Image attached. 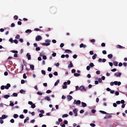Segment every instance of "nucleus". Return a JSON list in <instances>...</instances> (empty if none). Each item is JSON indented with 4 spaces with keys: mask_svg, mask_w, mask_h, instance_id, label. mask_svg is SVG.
Returning a JSON list of instances; mask_svg holds the SVG:
<instances>
[{
    "mask_svg": "<svg viewBox=\"0 0 127 127\" xmlns=\"http://www.w3.org/2000/svg\"><path fill=\"white\" fill-rule=\"evenodd\" d=\"M81 102L80 100H75L73 102V104H76V105H79L81 103Z\"/></svg>",
    "mask_w": 127,
    "mask_h": 127,
    "instance_id": "f257e3e1",
    "label": "nucleus"
},
{
    "mask_svg": "<svg viewBox=\"0 0 127 127\" xmlns=\"http://www.w3.org/2000/svg\"><path fill=\"white\" fill-rule=\"evenodd\" d=\"M79 90H80L82 91H86V89L85 88L84 86H81L79 89Z\"/></svg>",
    "mask_w": 127,
    "mask_h": 127,
    "instance_id": "f03ea898",
    "label": "nucleus"
},
{
    "mask_svg": "<svg viewBox=\"0 0 127 127\" xmlns=\"http://www.w3.org/2000/svg\"><path fill=\"white\" fill-rule=\"evenodd\" d=\"M42 39V37L40 35L37 36L35 38V40L37 41H39Z\"/></svg>",
    "mask_w": 127,
    "mask_h": 127,
    "instance_id": "7ed1b4c3",
    "label": "nucleus"
},
{
    "mask_svg": "<svg viewBox=\"0 0 127 127\" xmlns=\"http://www.w3.org/2000/svg\"><path fill=\"white\" fill-rule=\"evenodd\" d=\"M121 75V72H117L114 74V75L117 77H120Z\"/></svg>",
    "mask_w": 127,
    "mask_h": 127,
    "instance_id": "20e7f679",
    "label": "nucleus"
},
{
    "mask_svg": "<svg viewBox=\"0 0 127 127\" xmlns=\"http://www.w3.org/2000/svg\"><path fill=\"white\" fill-rule=\"evenodd\" d=\"M114 84L115 85H118V86H120L121 84L120 82H118L117 81H115L114 82Z\"/></svg>",
    "mask_w": 127,
    "mask_h": 127,
    "instance_id": "39448f33",
    "label": "nucleus"
},
{
    "mask_svg": "<svg viewBox=\"0 0 127 127\" xmlns=\"http://www.w3.org/2000/svg\"><path fill=\"white\" fill-rule=\"evenodd\" d=\"M11 86L10 84L7 83L6 86H4L5 88L6 89H9V88Z\"/></svg>",
    "mask_w": 127,
    "mask_h": 127,
    "instance_id": "423d86ee",
    "label": "nucleus"
},
{
    "mask_svg": "<svg viewBox=\"0 0 127 127\" xmlns=\"http://www.w3.org/2000/svg\"><path fill=\"white\" fill-rule=\"evenodd\" d=\"M67 97L68 101H70L72 98V97L71 96L69 95H67Z\"/></svg>",
    "mask_w": 127,
    "mask_h": 127,
    "instance_id": "0eeeda50",
    "label": "nucleus"
},
{
    "mask_svg": "<svg viewBox=\"0 0 127 127\" xmlns=\"http://www.w3.org/2000/svg\"><path fill=\"white\" fill-rule=\"evenodd\" d=\"M70 64H68V67L69 69L71 67H72L73 66V64L72 63V62H70Z\"/></svg>",
    "mask_w": 127,
    "mask_h": 127,
    "instance_id": "6e6552de",
    "label": "nucleus"
},
{
    "mask_svg": "<svg viewBox=\"0 0 127 127\" xmlns=\"http://www.w3.org/2000/svg\"><path fill=\"white\" fill-rule=\"evenodd\" d=\"M86 47V45L84 44L83 43H81L80 45V48L83 47L85 48Z\"/></svg>",
    "mask_w": 127,
    "mask_h": 127,
    "instance_id": "1a4fd4ad",
    "label": "nucleus"
},
{
    "mask_svg": "<svg viewBox=\"0 0 127 127\" xmlns=\"http://www.w3.org/2000/svg\"><path fill=\"white\" fill-rule=\"evenodd\" d=\"M27 57L28 59V60H30L31 59V55L29 53H27L26 54Z\"/></svg>",
    "mask_w": 127,
    "mask_h": 127,
    "instance_id": "9d476101",
    "label": "nucleus"
},
{
    "mask_svg": "<svg viewBox=\"0 0 127 127\" xmlns=\"http://www.w3.org/2000/svg\"><path fill=\"white\" fill-rule=\"evenodd\" d=\"M44 99L45 100H46L48 101H50L51 100V99H50V97L48 96H47L45 97L44 98Z\"/></svg>",
    "mask_w": 127,
    "mask_h": 127,
    "instance_id": "9b49d317",
    "label": "nucleus"
},
{
    "mask_svg": "<svg viewBox=\"0 0 127 127\" xmlns=\"http://www.w3.org/2000/svg\"><path fill=\"white\" fill-rule=\"evenodd\" d=\"M81 104L82 106L83 107H85L87 106L86 104L84 102H81Z\"/></svg>",
    "mask_w": 127,
    "mask_h": 127,
    "instance_id": "f8f14e48",
    "label": "nucleus"
},
{
    "mask_svg": "<svg viewBox=\"0 0 127 127\" xmlns=\"http://www.w3.org/2000/svg\"><path fill=\"white\" fill-rule=\"evenodd\" d=\"M42 44L43 45L48 46L50 45V43H43Z\"/></svg>",
    "mask_w": 127,
    "mask_h": 127,
    "instance_id": "ddd939ff",
    "label": "nucleus"
},
{
    "mask_svg": "<svg viewBox=\"0 0 127 127\" xmlns=\"http://www.w3.org/2000/svg\"><path fill=\"white\" fill-rule=\"evenodd\" d=\"M7 117V116L5 115H3L2 116V119H4L6 118Z\"/></svg>",
    "mask_w": 127,
    "mask_h": 127,
    "instance_id": "4468645a",
    "label": "nucleus"
},
{
    "mask_svg": "<svg viewBox=\"0 0 127 127\" xmlns=\"http://www.w3.org/2000/svg\"><path fill=\"white\" fill-rule=\"evenodd\" d=\"M60 82L59 80H57V81L54 84V86H57L58 83H59Z\"/></svg>",
    "mask_w": 127,
    "mask_h": 127,
    "instance_id": "2eb2a0df",
    "label": "nucleus"
},
{
    "mask_svg": "<svg viewBox=\"0 0 127 127\" xmlns=\"http://www.w3.org/2000/svg\"><path fill=\"white\" fill-rule=\"evenodd\" d=\"M10 95H4V97L5 98L7 99L8 98L10 97Z\"/></svg>",
    "mask_w": 127,
    "mask_h": 127,
    "instance_id": "dca6fc26",
    "label": "nucleus"
},
{
    "mask_svg": "<svg viewBox=\"0 0 127 127\" xmlns=\"http://www.w3.org/2000/svg\"><path fill=\"white\" fill-rule=\"evenodd\" d=\"M34 66L32 64L31 65H30V68L32 69V70H34Z\"/></svg>",
    "mask_w": 127,
    "mask_h": 127,
    "instance_id": "f3484780",
    "label": "nucleus"
},
{
    "mask_svg": "<svg viewBox=\"0 0 127 127\" xmlns=\"http://www.w3.org/2000/svg\"><path fill=\"white\" fill-rule=\"evenodd\" d=\"M97 56V55L96 54H94V55L92 56V58L94 60L95 59L96 57Z\"/></svg>",
    "mask_w": 127,
    "mask_h": 127,
    "instance_id": "a211bd4d",
    "label": "nucleus"
},
{
    "mask_svg": "<svg viewBox=\"0 0 127 127\" xmlns=\"http://www.w3.org/2000/svg\"><path fill=\"white\" fill-rule=\"evenodd\" d=\"M32 32V31L31 30L28 29L26 31V33H28V32L31 33Z\"/></svg>",
    "mask_w": 127,
    "mask_h": 127,
    "instance_id": "6ab92c4d",
    "label": "nucleus"
},
{
    "mask_svg": "<svg viewBox=\"0 0 127 127\" xmlns=\"http://www.w3.org/2000/svg\"><path fill=\"white\" fill-rule=\"evenodd\" d=\"M29 119V118L28 117H27L24 120V123H25Z\"/></svg>",
    "mask_w": 127,
    "mask_h": 127,
    "instance_id": "aec40b11",
    "label": "nucleus"
},
{
    "mask_svg": "<svg viewBox=\"0 0 127 127\" xmlns=\"http://www.w3.org/2000/svg\"><path fill=\"white\" fill-rule=\"evenodd\" d=\"M65 52L68 53H69V52L71 53V51L68 49L65 50Z\"/></svg>",
    "mask_w": 127,
    "mask_h": 127,
    "instance_id": "412c9836",
    "label": "nucleus"
},
{
    "mask_svg": "<svg viewBox=\"0 0 127 127\" xmlns=\"http://www.w3.org/2000/svg\"><path fill=\"white\" fill-rule=\"evenodd\" d=\"M113 64L117 66L118 65V62H113Z\"/></svg>",
    "mask_w": 127,
    "mask_h": 127,
    "instance_id": "4be33fe9",
    "label": "nucleus"
},
{
    "mask_svg": "<svg viewBox=\"0 0 127 127\" xmlns=\"http://www.w3.org/2000/svg\"><path fill=\"white\" fill-rule=\"evenodd\" d=\"M108 57L109 58H111L113 57V55L112 54L108 55Z\"/></svg>",
    "mask_w": 127,
    "mask_h": 127,
    "instance_id": "5701e85b",
    "label": "nucleus"
},
{
    "mask_svg": "<svg viewBox=\"0 0 127 127\" xmlns=\"http://www.w3.org/2000/svg\"><path fill=\"white\" fill-rule=\"evenodd\" d=\"M80 75L79 74H78L76 73H75L74 74V75L76 77H77L79 76Z\"/></svg>",
    "mask_w": 127,
    "mask_h": 127,
    "instance_id": "b1692460",
    "label": "nucleus"
},
{
    "mask_svg": "<svg viewBox=\"0 0 127 127\" xmlns=\"http://www.w3.org/2000/svg\"><path fill=\"white\" fill-rule=\"evenodd\" d=\"M89 66L91 67H93L94 66V65L93 63H91L89 64Z\"/></svg>",
    "mask_w": 127,
    "mask_h": 127,
    "instance_id": "393cba45",
    "label": "nucleus"
},
{
    "mask_svg": "<svg viewBox=\"0 0 127 127\" xmlns=\"http://www.w3.org/2000/svg\"><path fill=\"white\" fill-rule=\"evenodd\" d=\"M68 115L67 114H64L62 115V117L63 118L66 117H67Z\"/></svg>",
    "mask_w": 127,
    "mask_h": 127,
    "instance_id": "a878e982",
    "label": "nucleus"
},
{
    "mask_svg": "<svg viewBox=\"0 0 127 127\" xmlns=\"http://www.w3.org/2000/svg\"><path fill=\"white\" fill-rule=\"evenodd\" d=\"M18 116L17 114H14L13 116V117L15 118H17Z\"/></svg>",
    "mask_w": 127,
    "mask_h": 127,
    "instance_id": "bb28decb",
    "label": "nucleus"
},
{
    "mask_svg": "<svg viewBox=\"0 0 127 127\" xmlns=\"http://www.w3.org/2000/svg\"><path fill=\"white\" fill-rule=\"evenodd\" d=\"M99 111L100 112L103 114H106L107 113L106 112L104 111L100 110Z\"/></svg>",
    "mask_w": 127,
    "mask_h": 127,
    "instance_id": "cd10ccee",
    "label": "nucleus"
},
{
    "mask_svg": "<svg viewBox=\"0 0 127 127\" xmlns=\"http://www.w3.org/2000/svg\"><path fill=\"white\" fill-rule=\"evenodd\" d=\"M19 117H20V118L21 119H23L24 118V116L23 114L19 116Z\"/></svg>",
    "mask_w": 127,
    "mask_h": 127,
    "instance_id": "c85d7f7f",
    "label": "nucleus"
},
{
    "mask_svg": "<svg viewBox=\"0 0 127 127\" xmlns=\"http://www.w3.org/2000/svg\"><path fill=\"white\" fill-rule=\"evenodd\" d=\"M25 91L22 89L20 91V92L21 94L23 93V92L25 93Z\"/></svg>",
    "mask_w": 127,
    "mask_h": 127,
    "instance_id": "c756f323",
    "label": "nucleus"
},
{
    "mask_svg": "<svg viewBox=\"0 0 127 127\" xmlns=\"http://www.w3.org/2000/svg\"><path fill=\"white\" fill-rule=\"evenodd\" d=\"M41 72L42 74L44 75H45L46 74V73L45 71L44 70H42Z\"/></svg>",
    "mask_w": 127,
    "mask_h": 127,
    "instance_id": "7c9ffc66",
    "label": "nucleus"
},
{
    "mask_svg": "<svg viewBox=\"0 0 127 127\" xmlns=\"http://www.w3.org/2000/svg\"><path fill=\"white\" fill-rule=\"evenodd\" d=\"M20 37V36L18 34L17 35V36H16L15 37V38L16 39H19Z\"/></svg>",
    "mask_w": 127,
    "mask_h": 127,
    "instance_id": "2f4dec72",
    "label": "nucleus"
},
{
    "mask_svg": "<svg viewBox=\"0 0 127 127\" xmlns=\"http://www.w3.org/2000/svg\"><path fill=\"white\" fill-rule=\"evenodd\" d=\"M11 52L13 53H18V52L17 51H15V50H12L11 51Z\"/></svg>",
    "mask_w": 127,
    "mask_h": 127,
    "instance_id": "473e14b6",
    "label": "nucleus"
},
{
    "mask_svg": "<svg viewBox=\"0 0 127 127\" xmlns=\"http://www.w3.org/2000/svg\"><path fill=\"white\" fill-rule=\"evenodd\" d=\"M35 107V105L34 104H32V105L31 107L33 108H34Z\"/></svg>",
    "mask_w": 127,
    "mask_h": 127,
    "instance_id": "72a5a7b5",
    "label": "nucleus"
},
{
    "mask_svg": "<svg viewBox=\"0 0 127 127\" xmlns=\"http://www.w3.org/2000/svg\"><path fill=\"white\" fill-rule=\"evenodd\" d=\"M9 41L11 43H13V40L12 38H11L9 39Z\"/></svg>",
    "mask_w": 127,
    "mask_h": 127,
    "instance_id": "f704fd0d",
    "label": "nucleus"
},
{
    "mask_svg": "<svg viewBox=\"0 0 127 127\" xmlns=\"http://www.w3.org/2000/svg\"><path fill=\"white\" fill-rule=\"evenodd\" d=\"M13 95L15 96H17L18 94L17 93H14L13 94Z\"/></svg>",
    "mask_w": 127,
    "mask_h": 127,
    "instance_id": "c9c22d12",
    "label": "nucleus"
},
{
    "mask_svg": "<svg viewBox=\"0 0 127 127\" xmlns=\"http://www.w3.org/2000/svg\"><path fill=\"white\" fill-rule=\"evenodd\" d=\"M73 112L75 114H76V113H77V111L76 109H74L73 110Z\"/></svg>",
    "mask_w": 127,
    "mask_h": 127,
    "instance_id": "e433bc0d",
    "label": "nucleus"
},
{
    "mask_svg": "<svg viewBox=\"0 0 127 127\" xmlns=\"http://www.w3.org/2000/svg\"><path fill=\"white\" fill-rule=\"evenodd\" d=\"M51 91L50 90H48L46 91V93L48 94H49L51 93Z\"/></svg>",
    "mask_w": 127,
    "mask_h": 127,
    "instance_id": "4c0bfd02",
    "label": "nucleus"
},
{
    "mask_svg": "<svg viewBox=\"0 0 127 127\" xmlns=\"http://www.w3.org/2000/svg\"><path fill=\"white\" fill-rule=\"evenodd\" d=\"M56 54L55 53H54L52 54V55L54 57L56 56Z\"/></svg>",
    "mask_w": 127,
    "mask_h": 127,
    "instance_id": "58836bf2",
    "label": "nucleus"
},
{
    "mask_svg": "<svg viewBox=\"0 0 127 127\" xmlns=\"http://www.w3.org/2000/svg\"><path fill=\"white\" fill-rule=\"evenodd\" d=\"M90 69V67L89 66H87L86 67V69L88 70H89Z\"/></svg>",
    "mask_w": 127,
    "mask_h": 127,
    "instance_id": "ea45409f",
    "label": "nucleus"
},
{
    "mask_svg": "<svg viewBox=\"0 0 127 127\" xmlns=\"http://www.w3.org/2000/svg\"><path fill=\"white\" fill-rule=\"evenodd\" d=\"M90 125L92 127H94L95 126V125L93 123H91L90 124Z\"/></svg>",
    "mask_w": 127,
    "mask_h": 127,
    "instance_id": "a19ab883",
    "label": "nucleus"
},
{
    "mask_svg": "<svg viewBox=\"0 0 127 127\" xmlns=\"http://www.w3.org/2000/svg\"><path fill=\"white\" fill-rule=\"evenodd\" d=\"M23 78L24 79H26L27 78V76H26V74L25 73L23 75Z\"/></svg>",
    "mask_w": 127,
    "mask_h": 127,
    "instance_id": "79ce46f5",
    "label": "nucleus"
},
{
    "mask_svg": "<svg viewBox=\"0 0 127 127\" xmlns=\"http://www.w3.org/2000/svg\"><path fill=\"white\" fill-rule=\"evenodd\" d=\"M37 94L39 95H42V93L40 92H38L37 93Z\"/></svg>",
    "mask_w": 127,
    "mask_h": 127,
    "instance_id": "37998d69",
    "label": "nucleus"
},
{
    "mask_svg": "<svg viewBox=\"0 0 127 127\" xmlns=\"http://www.w3.org/2000/svg\"><path fill=\"white\" fill-rule=\"evenodd\" d=\"M54 74L55 76H57L58 75V72L56 71H55L54 73Z\"/></svg>",
    "mask_w": 127,
    "mask_h": 127,
    "instance_id": "c03bdc74",
    "label": "nucleus"
},
{
    "mask_svg": "<svg viewBox=\"0 0 127 127\" xmlns=\"http://www.w3.org/2000/svg\"><path fill=\"white\" fill-rule=\"evenodd\" d=\"M64 46V44L63 43H61L60 45V47L61 48L63 47Z\"/></svg>",
    "mask_w": 127,
    "mask_h": 127,
    "instance_id": "a18cd8bd",
    "label": "nucleus"
},
{
    "mask_svg": "<svg viewBox=\"0 0 127 127\" xmlns=\"http://www.w3.org/2000/svg\"><path fill=\"white\" fill-rule=\"evenodd\" d=\"M43 59L44 60H46L47 59L46 57V56L44 55L42 56Z\"/></svg>",
    "mask_w": 127,
    "mask_h": 127,
    "instance_id": "49530a36",
    "label": "nucleus"
},
{
    "mask_svg": "<svg viewBox=\"0 0 127 127\" xmlns=\"http://www.w3.org/2000/svg\"><path fill=\"white\" fill-rule=\"evenodd\" d=\"M52 68L50 67H49L47 69V70L48 71H50L51 70Z\"/></svg>",
    "mask_w": 127,
    "mask_h": 127,
    "instance_id": "de8ad7c7",
    "label": "nucleus"
},
{
    "mask_svg": "<svg viewBox=\"0 0 127 127\" xmlns=\"http://www.w3.org/2000/svg\"><path fill=\"white\" fill-rule=\"evenodd\" d=\"M4 88L5 87L4 86L2 85L1 87V89L2 90L4 89Z\"/></svg>",
    "mask_w": 127,
    "mask_h": 127,
    "instance_id": "09e8293b",
    "label": "nucleus"
},
{
    "mask_svg": "<svg viewBox=\"0 0 127 127\" xmlns=\"http://www.w3.org/2000/svg\"><path fill=\"white\" fill-rule=\"evenodd\" d=\"M117 47L118 48H121L123 47V46L120 45H118L117 46Z\"/></svg>",
    "mask_w": 127,
    "mask_h": 127,
    "instance_id": "8fccbe9b",
    "label": "nucleus"
},
{
    "mask_svg": "<svg viewBox=\"0 0 127 127\" xmlns=\"http://www.w3.org/2000/svg\"><path fill=\"white\" fill-rule=\"evenodd\" d=\"M40 48L39 47H37L36 48V50L37 51H38L40 50Z\"/></svg>",
    "mask_w": 127,
    "mask_h": 127,
    "instance_id": "3c124183",
    "label": "nucleus"
},
{
    "mask_svg": "<svg viewBox=\"0 0 127 127\" xmlns=\"http://www.w3.org/2000/svg\"><path fill=\"white\" fill-rule=\"evenodd\" d=\"M23 112L25 113H26L28 112V110L27 109H24L23 110Z\"/></svg>",
    "mask_w": 127,
    "mask_h": 127,
    "instance_id": "603ef678",
    "label": "nucleus"
},
{
    "mask_svg": "<svg viewBox=\"0 0 127 127\" xmlns=\"http://www.w3.org/2000/svg\"><path fill=\"white\" fill-rule=\"evenodd\" d=\"M77 57V55H74L73 56V58L74 59L76 58Z\"/></svg>",
    "mask_w": 127,
    "mask_h": 127,
    "instance_id": "864d4df0",
    "label": "nucleus"
},
{
    "mask_svg": "<svg viewBox=\"0 0 127 127\" xmlns=\"http://www.w3.org/2000/svg\"><path fill=\"white\" fill-rule=\"evenodd\" d=\"M10 122L11 123H13L14 122V121L13 119H12L10 120Z\"/></svg>",
    "mask_w": 127,
    "mask_h": 127,
    "instance_id": "5fc2aeb1",
    "label": "nucleus"
},
{
    "mask_svg": "<svg viewBox=\"0 0 127 127\" xmlns=\"http://www.w3.org/2000/svg\"><path fill=\"white\" fill-rule=\"evenodd\" d=\"M14 18H15L16 20H17L18 19V17L17 15H15L14 17Z\"/></svg>",
    "mask_w": 127,
    "mask_h": 127,
    "instance_id": "6e6d98bb",
    "label": "nucleus"
},
{
    "mask_svg": "<svg viewBox=\"0 0 127 127\" xmlns=\"http://www.w3.org/2000/svg\"><path fill=\"white\" fill-rule=\"evenodd\" d=\"M102 53H103V54H106V52L105 50H103L102 51Z\"/></svg>",
    "mask_w": 127,
    "mask_h": 127,
    "instance_id": "4d7b16f0",
    "label": "nucleus"
},
{
    "mask_svg": "<svg viewBox=\"0 0 127 127\" xmlns=\"http://www.w3.org/2000/svg\"><path fill=\"white\" fill-rule=\"evenodd\" d=\"M96 73L97 74H100V72L99 70H98L96 71Z\"/></svg>",
    "mask_w": 127,
    "mask_h": 127,
    "instance_id": "13d9d810",
    "label": "nucleus"
},
{
    "mask_svg": "<svg viewBox=\"0 0 127 127\" xmlns=\"http://www.w3.org/2000/svg\"><path fill=\"white\" fill-rule=\"evenodd\" d=\"M49 77L50 78H51L52 77L53 75H52V74L51 73H50L49 74Z\"/></svg>",
    "mask_w": 127,
    "mask_h": 127,
    "instance_id": "bf43d9fd",
    "label": "nucleus"
},
{
    "mask_svg": "<svg viewBox=\"0 0 127 127\" xmlns=\"http://www.w3.org/2000/svg\"><path fill=\"white\" fill-rule=\"evenodd\" d=\"M14 105V104L13 102H11L9 104L11 106H13Z\"/></svg>",
    "mask_w": 127,
    "mask_h": 127,
    "instance_id": "052dcab7",
    "label": "nucleus"
},
{
    "mask_svg": "<svg viewBox=\"0 0 127 127\" xmlns=\"http://www.w3.org/2000/svg\"><path fill=\"white\" fill-rule=\"evenodd\" d=\"M90 41L91 42H95V40L94 39H91L90 40Z\"/></svg>",
    "mask_w": 127,
    "mask_h": 127,
    "instance_id": "680f3d73",
    "label": "nucleus"
},
{
    "mask_svg": "<svg viewBox=\"0 0 127 127\" xmlns=\"http://www.w3.org/2000/svg\"><path fill=\"white\" fill-rule=\"evenodd\" d=\"M50 40L49 39H47L45 40V42H46L49 43Z\"/></svg>",
    "mask_w": 127,
    "mask_h": 127,
    "instance_id": "e2e57ef3",
    "label": "nucleus"
},
{
    "mask_svg": "<svg viewBox=\"0 0 127 127\" xmlns=\"http://www.w3.org/2000/svg\"><path fill=\"white\" fill-rule=\"evenodd\" d=\"M44 54L43 53V52H41L40 54V56H44Z\"/></svg>",
    "mask_w": 127,
    "mask_h": 127,
    "instance_id": "0e129e2a",
    "label": "nucleus"
},
{
    "mask_svg": "<svg viewBox=\"0 0 127 127\" xmlns=\"http://www.w3.org/2000/svg\"><path fill=\"white\" fill-rule=\"evenodd\" d=\"M115 94L116 95H119V93L118 92L116 91L115 92Z\"/></svg>",
    "mask_w": 127,
    "mask_h": 127,
    "instance_id": "69168bd1",
    "label": "nucleus"
},
{
    "mask_svg": "<svg viewBox=\"0 0 127 127\" xmlns=\"http://www.w3.org/2000/svg\"><path fill=\"white\" fill-rule=\"evenodd\" d=\"M16 44H17L18 43V41L17 40H15L13 41Z\"/></svg>",
    "mask_w": 127,
    "mask_h": 127,
    "instance_id": "338daca9",
    "label": "nucleus"
},
{
    "mask_svg": "<svg viewBox=\"0 0 127 127\" xmlns=\"http://www.w3.org/2000/svg\"><path fill=\"white\" fill-rule=\"evenodd\" d=\"M113 105L114 107H116L117 106V105L116 103H114L113 104Z\"/></svg>",
    "mask_w": 127,
    "mask_h": 127,
    "instance_id": "774afa93",
    "label": "nucleus"
}]
</instances>
